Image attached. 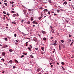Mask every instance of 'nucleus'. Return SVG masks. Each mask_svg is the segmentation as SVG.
I'll return each instance as SVG.
<instances>
[{"label": "nucleus", "instance_id": "obj_1", "mask_svg": "<svg viewBox=\"0 0 74 74\" xmlns=\"http://www.w3.org/2000/svg\"><path fill=\"white\" fill-rule=\"evenodd\" d=\"M2 55L3 56H5V53L4 52H2Z\"/></svg>", "mask_w": 74, "mask_h": 74}, {"label": "nucleus", "instance_id": "obj_2", "mask_svg": "<svg viewBox=\"0 0 74 74\" xmlns=\"http://www.w3.org/2000/svg\"><path fill=\"white\" fill-rule=\"evenodd\" d=\"M43 11L45 13V12H48V10H47V9H45Z\"/></svg>", "mask_w": 74, "mask_h": 74}, {"label": "nucleus", "instance_id": "obj_3", "mask_svg": "<svg viewBox=\"0 0 74 74\" xmlns=\"http://www.w3.org/2000/svg\"><path fill=\"white\" fill-rule=\"evenodd\" d=\"M9 63H10V64H12V60H10L8 62Z\"/></svg>", "mask_w": 74, "mask_h": 74}, {"label": "nucleus", "instance_id": "obj_4", "mask_svg": "<svg viewBox=\"0 0 74 74\" xmlns=\"http://www.w3.org/2000/svg\"><path fill=\"white\" fill-rule=\"evenodd\" d=\"M23 14H26V11L25 10H23Z\"/></svg>", "mask_w": 74, "mask_h": 74}, {"label": "nucleus", "instance_id": "obj_5", "mask_svg": "<svg viewBox=\"0 0 74 74\" xmlns=\"http://www.w3.org/2000/svg\"><path fill=\"white\" fill-rule=\"evenodd\" d=\"M33 40L35 42H37V38H35V39H33Z\"/></svg>", "mask_w": 74, "mask_h": 74}, {"label": "nucleus", "instance_id": "obj_6", "mask_svg": "<svg viewBox=\"0 0 74 74\" xmlns=\"http://www.w3.org/2000/svg\"><path fill=\"white\" fill-rule=\"evenodd\" d=\"M9 51L10 52H13V51H13L12 49H10Z\"/></svg>", "mask_w": 74, "mask_h": 74}, {"label": "nucleus", "instance_id": "obj_7", "mask_svg": "<svg viewBox=\"0 0 74 74\" xmlns=\"http://www.w3.org/2000/svg\"><path fill=\"white\" fill-rule=\"evenodd\" d=\"M37 71H38V72L40 71V68H37Z\"/></svg>", "mask_w": 74, "mask_h": 74}, {"label": "nucleus", "instance_id": "obj_8", "mask_svg": "<svg viewBox=\"0 0 74 74\" xmlns=\"http://www.w3.org/2000/svg\"><path fill=\"white\" fill-rule=\"evenodd\" d=\"M63 4H64L66 5V4H67V3L66 1H65L64 3H63Z\"/></svg>", "mask_w": 74, "mask_h": 74}, {"label": "nucleus", "instance_id": "obj_9", "mask_svg": "<svg viewBox=\"0 0 74 74\" xmlns=\"http://www.w3.org/2000/svg\"><path fill=\"white\" fill-rule=\"evenodd\" d=\"M14 61L15 62H16V63H19L18 60H15Z\"/></svg>", "mask_w": 74, "mask_h": 74}, {"label": "nucleus", "instance_id": "obj_10", "mask_svg": "<svg viewBox=\"0 0 74 74\" xmlns=\"http://www.w3.org/2000/svg\"><path fill=\"white\" fill-rule=\"evenodd\" d=\"M42 33H43V34H45V31H42Z\"/></svg>", "mask_w": 74, "mask_h": 74}, {"label": "nucleus", "instance_id": "obj_11", "mask_svg": "<svg viewBox=\"0 0 74 74\" xmlns=\"http://www.w3.org/2000/svg\"><path fill=\"white\" fill-rule=\"evenodd\" d=\"M4 40H5V41H8V40L7 39V38H4Z\"/></svg>", "mask_w": 74, "mask_h": 74}, {"label": "nucleus", "instance_id": "obj_12", "mask_svg": "<svg viewBox=\"0 0 74 74\" xmlns=\"http://www.w3.org/2000/svg\"><path fill=\"white\" fill-rule=\"evenodd\" d=\"M27 49H29V51H30V52L31 51V50L30 49H31V48H30V47H28L27 48Z\"/></svg>", "mask_w": 74, "mask_h": 74}, {"label": "nucleus", "instance_id": "obj_13", "mask_svg": "<svg viewBox=\"0 0 74 74\" xmlns=\"http://www.w3.org/2000/svg\"><path fill=\"white\" fill-rule=\"evenodd\" d=\"M3 14H7V13H6V12H5V11H3Z\"/></svg>", "mask_w": 74, "mask_h": 74}, {"label": "nucleus", "instance_id": "obj_14", "mask_svg": "<svg viewBox=\"0 0 74 74\" xmlns=\"http://www.w3.org/2000/svg\"><path fill=\"white\" fill-rule=\"evenodd\" d=\"M32 23H33V24H35V23H36V20L33 21L32 22Z\"/></svg>", "mask_w": 74, "mask_h": 74}, {"label": "nucleus", "instance_id": "obj_15", "mask_svg": "<svg viewBox=\"0 0 74 74\" xmlns=\"http://www.w3.org/2000/svg\"><path fill=\"white\" fill-rule=\"evenodd\" d=\"M61 67H62V68L63 70H64V71L65 70V69H64V68L62 66H61Z\"/></svg>", "mask_w": 74, "mask_h": 74}, {"label": "nucleus", "instance_id": "obj_16", "mask_svg": "<svg viewBox=\"0 0 74 74\" xmlns=\"http://www.w3.org/2000/svg\"><path fill=\"white\" fill-rule=\"evenodd\" d=\"M23 55H27V53H23Z\"/></svg>", "mask_w": 74, "mask_h": 74}, {"label": "nucleus", "instance_id": "obj_17", "mask_svg": "<svg viewBox=\"0 0 74 74\" xmlns=\"http://www.w3.org/2000/svg\"><path fill=\"white\" fill-rule=\"evenodd\" d=\"M61 64H62V65H64V63L63 62H61Z\"/></svg>", "mask_w": 74, "mask_h": 74}, {"label": "nucleus", "instance_id": "obj_18", "mask_svg": "<svg viewBox=\"0 0 74 74\" xmlns=\"http://www.w3.org/2000/svg\"><path fill=\"white\" fill-rule=\"evenodd\" d=\"M41 49L42 51H44V47H41Z\"/></svg>", "mask_w": 74, "mask_h": 74}, {"label": "nucleus", "instance_id": "obj_19", "mask_svg": "<svg viewBox=\"0 0 74 74\" xmlns=\"http://www.w3.org/2000/svg\"><path fill=\"white\" fill-rule=\"evenodd\" d=\"M53 45H54V46H56V45H57V44L56 43H54L53 44Z\"/></svg>", "mask_w": 74, "mask_h": 74}, {"label": "nucleus", "instance_id": "obj_20", "mask_svg": "<svg viewBox=\"0 0 74 74\" xmlns=\"http://www.w3.org/2000/svg\"><path fill=\"white\" fill-rule=\"evenodd\" d=\"M51 13V12L50 11H49L47 13L48 14H49V15H50V14Z\"/></svg>", "mask_w": 74, "mask_h": 74}, {"label": "nucleus", "instance_id": "obj_21", "mask_svg": "<svg viewBox=\"0 0 74 74\" xmlns=\"http://www.w3.org/2000/svg\"><path fill=\"white\" fill-rule=\"evenodd\" d=\"M43 40H45V41H46V40H47V39H46V38H43Z\"/></svg>", "mask_w": 74, "mask_h": 74}, {"label": "nucleus", "instance_id": "obj_22", "mask_svg": "<svg viewBox=\"0 0 74 74\" xmlns=\"http://www.w3.org/2000/svg\"><path fill=\"white\" fill-rule=\"evenodd\" d=\"M54 32H55V31H54V30L53 29V30L52 31V33H54Z\"/></svg>", "mask_w": 74, "mask_h": 74}, {"label": "nucleus", "instance_id": "obj_23", "mask_svg": "<svg viewBox=\"0 0 74 74\" xmlns=\"http://www.w3.org/2000/svg\"><path fill=\"white\" fill-rule=\"evenodd\" d=\"M61 42H62V43H63V42H64V40H62L61 41Z\"/></svg>", "mask_w": 74, "mask_h": 74}, {"label": "nucleus", "instance_id": "obj_24", "mask_svg": "<svg viewBox=\"0 0 74 74\" xmlns=\"http://www.w3.org/2000/svg\"><path fill=\"white\" fill-rule=\"evenodd\" d=\"M1 60H3V62H4V59L3 58H2L1 59Z\"/></svg>", "mask_w": 74, "mask_h": 74}, {"label": "nucleus", "instance_id": "obj_25", "mask_svg": "<svg viewBox=\"0 0 74 74\" xmlns=\"http://www.w3.org/2000/svg\"><path fill=\"white\" fill-rule=\"evenodd\" d=\"M71 36H72L71 35H70V34H69V37H70V38L71 37Z\"/></svg>", "mask_w": 74, "mask_h": 74}, {"label": "nucleus", "instance_id": "obj_26", "mask_svg": "<svg viewBox=\"0 0 74 74\" xmlns=\"http://www.w3.org/2000/svg\"><path fill=\"white\" fill-rule=\"evenodd\" d=\"M65 22H66L68 23V21H67V20L65 19Z\"/></svg>", "mask_w": 74, "mask_h": 74}, {"label": "nucleus", "instance_id": "obj_27", "mask_svg": "<svg viewBox=\"0 0 74 74\" xmlns=\"http://www.w3.org/2000/svg\"><path fill=\"white\" fill-rule=\"evenodd\" d=\"M7 3H4V4H5V5H6V6H7Z\"/></svg>", "mask_w": 74, "mask_h": 74}, {"label": "nucleus", "instance_id": "obj_28", "mask_svg": "<svg viewBox=\"0 0 74 74\" xmlns=\"http://www.w3.org/2000/svg\"><path fill=\"white\" fill-rule=\"evenodd\" d=\"M71 58H72L73 59L74 58V56L73 55H72L71 57Z\"/></svg>", "mask_w": 74, "mask_h": 74}, {"label": "nucleus", "instance_id": "obj_29", "mask_svg": "<svg viewBox=\"0 0 74 74\" xmlns=\"http://www.w3.org/2000/svg\"><path fill=\"white\" fill-rule=\"evenodd\" d=\"M29 47H30V48H32V45H29Z\"/></svg>", "mask_w": 74, "mask_h": 74}, {"label": "nucleus", "instance_id": "obj_30", "mask_svg": "<svg viewBox=\"0 0 74 74\" xmlns=\"http://www.w3.org/2000/svg\"><path fill=\"white\" fill-rule=\"evenodd\" d=\"M31 57L32 58H34V56L32 55L31 56Z\"/></svg>", "mask_w": 74, "mask_h": 74}, {"label": "nucleus", "instance_id": "obj_31", "mask_svg": "<svg viewBox=\"0 0 74 74\" xmlns=\"http://www.w3.org/2000/svg\"><path fill=\"white\" fill-rule=\"evenodd\" d=\"M7 47H8V46H7V45H6L5 46V48H7Z\"/></svg>", "mask_w": 74, "mask_h": 74}, {"label": "nucleus", "instance_id": "obj_32", "mask_svg": "<svg viewBox=\"0 0 74 74\" xmlns=\"http://www.w3.org/2000/svg\"><path fill=\"white\" fill-rule=\"evenodd\" d=\"M23 57H24V55H22L21 57V58H23Z\"/></svg>", "mask_w": 74, "mask_h": 74}, {"label": "nucleus", "instance_id": "obj_33", "mask_svg": "<svg viewBox=\"0 0 74 74\" xmlns=\"http://www.w3.org/2000/svg\"><path fill=\"white\" fill-rule=\"evenodd\" d=\"M27 23L28 24H30V21H28L27 22Z\"/></svg>", "mask_w": 74, "mask_h": 74}, {"label": "nucleus", "instance_id": "obj_34", "mask_svg": "<svg viewBox=\"0 0 74 74\" xmlns=\"http://www.w3.org/2000/svg\"><path fill=\"white\" fill-rule=\"evenodd\" d=\"M14 36L15 37H16V34H14Z\"/></svg>", "mask_w": 74, "mask_h": 74}, {"label": "nucleus", "instance_id": "obj_35", "mask_svg": "<svg viewBox=\"0 0 74 74\" xmlns=\"http://www.w3.org/2000/svg\"><path fill=\"white\" fill-rule=\"evenodd\" d=\"M12 23H14V24H16V23L13 22H12Z\"/></svg>", "mask_w": 74, "mask_h": 74}, {"label": "nucleus", "instance_id": "obj_36", "mask_svg": "<svg viewBox=\"0 0 74 74\" xmlns=\"http://www.w3.org/2000/svg\"><path fill=\"white\" fill-rule=\"evenodd\" d=\"M35 49L36 50H38V48H35Z\"/></svg>", "mask_w": 74, "mask_h": 74}, {"label": "nucleus", "instance_id": "obj_37", "mask_svg": "<svg viewBox=\"0 0 74 74\" xmlns=\"http://www.w3.org/2000/svg\"><path fill=\"white\" fill-rule=\"evenodd\" d=\"M38 36H39V37H41V35H40L39 34H38Z\"/></svg>", "mask_w": 74, "mask_h": 74}, {"label": "nucleus", "instance_id": "obj_38", "mask_svg": "<svg viewBox=\"0 0 74 74\" xmlns=\"http://www.w3.org/2000/svg\"><path fill=\"white\" fill-rule=\"evenodd\" d=\"M11 11V12H12V13H14V11L12 10Z\"/></svg>", "mask_w": 74, "mask_h": 74}, {"label": "nucleus", "instance_id": "obj_39", "mask_svg": "<svg viewBox=\"0 0 74 74\" xmlns=\"http://www.w3.org/2000/svg\"><path fill=\"white\" fill-rule=\"evenodd\" d=\"M73 42H72L71 43V44L70 45V46H71V45H72V44H73Z\"/></svg>", "mask_w": 74, "mask_h": 74}, {"label": "nucleus", "instance_id": "obj_40", "mask_svg": "<svg viewBox=\"0 0 74 74\" xmlns=\"http://www.w3.org/2000/svg\"><path fill=\"white\" fill-rule=\"evenodd\" d=\"M8 15V14H6V15H3V16H5L6 15Z\"/></svg>", "mask_w": 74, "mask_h": 74}, {"label": "nucleus", "instance_id": "obj_41", "mask_svg": "<svg viewBox=\"0 0 74 74\" xmlns=\"http://www.w3.org/2000/svg\"><path fill=\"white\" fill-rule=\"evenodd\" d=\"M57 12H58V13H59V10H57Z\"/></svg>", "mask_w": 74, "mask_h": 74}, {"label": "nucleus", "instance_id": "obj_42", "mask_svg": "<svg viewBox=\"0 0 74 74\" xmlns=\"http://www.w3.org/2000/svg\"><path fill=\"white\" fill-rule=\"evenodd\" d=\"M52 67H53V65H51V68H52Z\"/></svg>", "mask_w": 74, "mask_h": 74}, {"label": "nucleus", "instance_id": "obj_43", "mask_svg": "<svg viewBox=\"0 0 74 74\" xmlns=\"http://www.w3.org/2000/svg\"><path fill=\"white\" fill-rule=\"evenodd\" d=\"M41 18H42L41 17H40L39 18V19H41Z\"/></svg>", "mask_w": 74, "mask_h": 74}, {"label": "nucleus", "instance_id": "obj_44", "mask_svg": "<svg viewBox=\"0 0 74 74\" xmlns=\"http://www.w3.org/2000/svg\"><path fill=\"white\" fill-rule=\"evenodd\" d=\"M57 15V14H55L54 13V16H56V15Z\"/></svg>", "mask_w": 74, "mask_h": 74}, {"label": "nucleus", "instance_id": "obj_45", "mask_svg": "<svg viewBox=\"0 0 74 74\" xmlns=\"http://www.w3.org/2000/svg\"><path fill=\"white\" fill-rule=\"evenodd\" d=\"M13 15H14L16 16H16V14H14Z\"/></svg>", "mask_w": 74, "mask_h": 74}, {"label": "nucleus", "instance_id": "obj_46", "mask_svg": "<svg viewBox=\"0 0 74 74\" xmlns=\"http://www.w3.org/2000/svg\"><path fill=\"white\" fill-rule=\"evenodd\" d=\"M62 47H63V48H65V46L64 45H62Z\"/></svg>", "mask_w": 74, "mask_h": 74}, {"label": "nucleus", "instance_id": "obj_47", "mask_svg": "<svg viewBox=\"0 0 74 74\" xmlns=\"http://www.w3.org/2000/svg\"><path fill=\"white\" fill-rule=\"evenodd\" d=\"M51 15H50L49 16V18L50 19H51Z\"/></svg>", "mask_w": 74, "mask_h": 74}, {"label": "nucleus", "instance_id": "obj_48", "mask_svg": "<svg viewBox=\"0 0 74 74\" xmlns=\"http://www.w3.org/2000/svg\"><path fill=\"white\" fill-rule=\"evenodd\" d=\"M54 42H55V43H56V42H57V41L55 40V41H54Z\"/></svg>", "mask_w": 74, "mask_h": 74}, {"label": "nucleus", "instance_id": "obj_49", "mask_svg": "<svg viewBox=\"0 0 74 74\" xmlns=\"http://www.w3.org/2000/svg\"><path fill=\"white\" fill-rule=\"evenodd\" d=\"M12 16H13V17H15V16H15L14 15H13Z\"/></svg>", "mask_w": 74, "mask_h": 74}, {"label": "nucleus", "instance_id": "obj_50", "mask_svg": "<svg viewBox=\"0 0 74 74\" xmlns=\"http://www.w3.org/2000/svg\"><path fill=\"white\" fill-rule=\"evenodd\" d=\"M28 17V15H25V17Z\"/></svg>", "mask_w": 74, "mask_h": 74}, {"label": "nucleus", "instance_id": "obj_51", "mask_svg": "<svg viewBox=\"0 0 74 74\" xmlns=\"http://www.w3.org/2000/svg\"><path fill=\"white\" fill-rule=\"evenodd\" d=\"M35 24H36V25H37V24H38V23H37V22H35Z\"/></svg>", "mask_w": 74, "mask_h": 74}, {"label": "nucleus", "instance_id": "obj_52", "mask_svg": "<svg viewBox=\"0 0 74 74\" xmlns=\"http://www.w3.org/2000/svg\"><path fill=\"white\" fill-rule=\"evenodd\" d=\"M15 66H13V69H15Z\"/></svg>", "mask_w": 74, "mask_h": 74}, {"label": "nucleus", "instance_id": "obj_53", "mask_svg": "<svg viewBox=\"0 0 74 74\" xmlns=\"http://www.w3.org/2000/svg\"><path fill=\"white\" fill-rule=\"evenodd\" d=\"M50 28H51V29H52V27L51 26H50Z\"/></svg>", "mask_w": 74, "mask_h": 74}, {"label": "nucleus", "instance_id": "obj_54", "mask_svg": "<svg viewBox=\"0 0 74 74\" xmlns=\"http://www.w3.org/2000/svg\"><path fill=\"white\" fill-rule=\"evenodd\" d=\"M5 28H6V29H8V27H6Z\"/></svg>", "mask_w": 74, "mask_h": 74}, {"label": "nucleus", "instance_id": "obj_55", "mask_svg": "<svg viewBox=\"0 0 74 74\" xmlns=\"http://www.w3.org/2000/svg\"><path fill=\"white\" fill-rule=\"evenodd\" d=\"M59 49L60 50H62V49H61V48H59Z\"/></svg>", "mask_w": 74, "mask_h": 74}, {"label": "nucleus", "instance_id": "obj_56", "mask_svg": "<svg viewBox=\"0 0 74 74\" xmlns=\"http://www.w3.org/2000/svg\"><path fill=\"white\" fill-rule=\"evenodd\" d=\"M51 0H49V2H51Z\"/></svg>", "mask_w": 74, "mask_h": 74}, {"label": "nucleus", "instance_id": "obj_57", "mask_svg": "<svg viewBox=\"0 0 74 74\" xmlns=\"http://www.w3.org/2000/svg\"><path fill=\"white\" fill-rule=\"evenodd\" d=\"M33 18H31V21H33Z\"/></svg>", "mask_w": 74, "mask_h": 74}, {"label": "nucleus", "instance_id": "obj_58", "mask_svg": "<svg viewBox=\"0 0 74 74\" xmlns=\"http://www.w3.org/2000/svg\"><path fill=\"white\" fill-rule=\"evenodd\" d=\"M7 37L8 38H10V37L9 36H7Z\"/></svg>", "mask_w": 74, "mask_h": 74}, {"label": "nucleus", "instance_id": "obj_59", "mask_svg": "<svg viewBox=\"0 0 74 74\" xmlns=\"http://www.w3.org/2000/svg\"><path fill=\"white\" fill-rule=\"evenodd\" d=\"M12 4H14V2L13 1H12Z\"/></svg>", "mask_w": 74, "mask_h": 74}, {"label": "nucleus", "instance_id": "obj_60", "mask_svg": "<svg viewBox=\"0 0 74 74\" xmlns=\"http://www.w3.org/2000/svg\"><path fill=\"white\" fill-rule=\"evenodd\" d=\"M16 14H17V16H19V14H18V13H17Z\"/></svg>", "mask_w": 74, "mask_h": 74}, {"label": "nucleus", "instance_id": "obj_61", "mask_svg": "<svg viewBox=\"0 0 74 74\" xmlns=\"http://www.w3.org/2000/svg\"><path fill=\"white\" fill-rule=\"evenodd\" d=\"M59 48H60L61 47H60V45H59Z\"/></svg>", "mask_w": 74, "mask_h": 74}, {"label": "nucleus", "instance_id": "obj_62", "mask_svg": "<svg viewBox=\"0 0 74 74\" xmlns=\"http://www.w3.org/2000/svg\"><path fill=\"white\" fill-rule=\"evenodd\" d=\"M4 72H5V71H4L2 72V73H4Z\"/></svg>", "mask_w": 74, "mask_h": 74}, {"label": "nucleus", "instance_id": "obj_63", "mask_svg": "<svg viewBox=\"0 0 74 74\" xmlns=\"http://www.w3.org/2000/svg\"><path fill=\"white\" fill-rule=\"evenodd\" d=\"M6 25L7 26H8V24H6Z\"/></svg>", "mask_w": 74, "mask_h": 74}, {"label": "nucleus", "instance_id": "obj_64", "mask_svg": "<svg viewBox=\"0 0 74 74\" xmlns=\"http://www.w3.org/2000/svg\"><path fill=\"white\" fill-rule=\"evenodd\" d=\"M38 74H42L41 73H38Z\"/></svg>", "mask_w": 74, "mask_h": 74}]
</instances>
